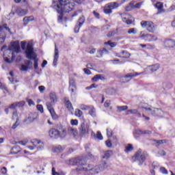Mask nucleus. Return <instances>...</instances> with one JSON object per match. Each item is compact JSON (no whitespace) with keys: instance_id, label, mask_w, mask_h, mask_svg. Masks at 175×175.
<instances>
[{"instance_id":"nucleus-1","label":"nucleus","mask_w":175,"mask_h":175,"mask_svg":"<svg viewBox=\"0 0 175 175\" xmlns=\"http://www.w3.org/2000/svg\"><path fill=\"white\" fill-rule=\"evenodd\" d=\"M160 66L159 64H156L152 66H148L144 72H135V73H129L124 76V79H127L126 81L124 83H128V81H131L133 77H136V76H140V75H151V73H154V72H157L158 69H159Z\"/></svg>"},{"instance_id":"nucleus-2","label":"nucleus","mask_w":175,"mask_h":175,"mask_svg":"<svg viewBox=\"0 0 175 175\" xmlns=\"http://www.w3.org/2000/svg\"><path fill=\"white\" fill-rule=\"evenodd\" d=\"M25 53L26 54V58H27V59L34 61V69H38L39 58H38V55H36V53L33 51V44L31 42L27 43Z\"/></svg>"},{"instance_id":"nucleus-3","label":"nucleus","mask_w":175,"mask_h":175,"mask_svg":"<svg viewBox=\"0 0 175 175\" xmlns=\"http://www.w3.org/2000/svg\"><path fill=\"white\" fill-rule=\"evenodd\" d=\"M73 3H70V0H59V4L57 5V12L62 14V13H69L72 12L74 8Z\"/></svg>"},{"instance_id":"nucleus-4","label":"nucleus","mask_w":175,"mask_h":175,"mask_svg":"<svg viewBox=\"0 0 175 175\" xmlns=\"http://www.w3.org/2000/svg\"><path fill=\"white\" fill-rule=\"evenodd\" d=\"M77 170L84 172L85 175L98 174L100 172V167L99 165L93 167L91 165L85 164L83 166L77 168Z\"/></svg>"},{"instance_id":"nucleus-5","label":"nucleus","mask_w":175,"mask_h":175,"mask_svg":"<svg viewBox=\"0 0 175 175\" xmlns=\"http://www.w3.org/2000/svg\"><path fill=\"white\" fill-rule=\"evenodd\" d=\"M144 103H141L139 105V107L141 109H144L146 111H148V114L150 116H154V117H163V111L159 109H152L151 108H147L144 107Z\"/></svg>"},{"instance_id":"nucleus-6","label":"nucleus","mask_w":175,"mask_h":175,"mask_svg":"<svg viewBox=\"0 0 175 175\" xmlns=\"http://www.w3.org/2000/svg\"><path fill=\"white\" fill-rule=\"evenodd\" d=\"M90 131V124L83 121L79 127V136H81V137H84L85 136H87V135H89Z\"/></svg>"},{"instance_id":"nucleus-7","label":"nucleus","mask_w":175,"mask_h":175,"mask_svg":"<svg viewBox=\"0 0 175 175\" xmlns=\"http://www.w3.org/2000/svg\"><path fill=\"white\" fill-rule=\"evenodd\" d=\"M141 26L142 28H146L147 31L151 33H154L157 29V26L154 25V23L151 21H142L141 22Z\"/></svg>"},{"instance_id":"nucleus-8","label":"nucleus","mask_w":175,"mask_h":175,"mask_svg":"<svg viewBox=\"0 0 175 175\" xmlns=\"http://www.w3.org/2000/svg\"><path fill=\"white\" fill-rule=\"evenodd\" d=\"M148 157L147 153H144L142 154V150H138L135 156L133 157V159L134 161H138L139 162V165H143L144 161H146V158Z\"/></svg>"},{"instance_id":"nucleus-9","label":"nucleus","mask_w":175,"mask_h":175,"mask_svg":"<svg viewBox=\"0 0 175 175\" xmlns=\"http://www.w3.org/2000/svg\"><path fill=\"white\" fill-rule=\"evenodd\" d=\"M67 165L81 166L83 167L84 166V161L80 157L70 159L66 161Z\"/></svg>"},{"instance_id":"nucleus-10","label":"nucleus","mask_w":175,"mask_h":175,"mask_svg":"<svg viewBox=\"0 0 175 175\" xmlns=\"http://www.w3.org/2000/svg\"><path fill=\"white\" fill-rule=\"evenodd\" d=\"M121 17L123 23H126L127 25H131V24L133 23V17L131 16V15L128 13L121 14Z\"/></svg>"},{"instance_id":"nucleus-11","label":"nucleus","mask_w":175,"mask_h":175,"mask_svg":"<svg viewBox=\"0 0 175 175\" xmlns=\"http://www.w3.org/2000/svg\"><path fill=\"white\" fill-rule=\"evenodd\" d=\"M9 50L14 51V53H20V51H21L20 49V42L16 40L11 42V46H9Z\"/></svg>"},{"instance_id":"nucleus-12","label":"nucleus","mask_w":175,"mask_h":175,"mask_svg":"<svg viewBox=\"0 0 175 175\" xmlns=\"http://www.w3.org/2000/svg\"><path fill=\"white\" fill-rule=\"evenodd\" d=\"M38 117H39L38 113H30L29 115V117L24 120L23 122H27V124H31V122H33L35 120H37Z\"/></svg>"},{"instance_id":"nucleus-13","label":"nucleus","mask_w":175,"mask_h":175,"mask_svg":"<svg viewBox=\"0 0 175 175\" xmlns=\"http://www.w3.org/2000/svg\"><path fill=\"white\" fill-rule=\"evenodd\" d=\"M46 107H47L49 111L50 112V114H51L53 120H58V115H57V113H55V111H54V108L53 107H51V104L46 103Z\"/></svg>"},{"instance_id":"nucleus-14","label":"nucleus","mask_w":175,"mask_h":175,"mask_svg":"<svg viewBox=\"0 0 175 175\" xmlns=\"http://www.w3.org/2000/svg\"><path fill=\"white\" fill-rule=\"evenodd\" d=\"M49 133L50 137L52 139H58V137H59V131L57 129H51Z\"/></svg>"},{"instance_id":"nucleus-15","label":"nucleus","mask_w":175,"mask_h":175,"mask_svg":"<svg viewBox=\"0 0 175 175\" xmlns=\"http://www.w3.org/2000/svg\"><path fill=\"white\" fill-rule=\"evenodd\" d=\"M58 58H59V51H58V48H57V44L55 45V55L53 59V66H57V62H58Z\"/></svg>"},{"instance_id":"nucleus-16","label":"nucleus","mask_w":175,"mask_h":175,"mask_svg":"<svg viewBox=\"0 0 175 175\" xmlns=\"http://www.w3.org/2000/svg\"><path fill=\"white\" fill-rule=\"evenodd\" d=\"M164 46L173 49L175 47V40L172 39H167L164 41Z\"/></svg>"},{"instance_id":"nucleus-17","label":"nucleus","mask_w":175,"mask_h":175,"mask_svg":"<svg viewBox=\"0 0 175 175\" xmlns=\"http://www.w3.org/2000/svg\"><path fill=\"white\" fill-rule=\"evenodd\" d=\"M64 101H65L66 107L68 109V110L71 113H73L74 109L70 100H68L67 98H64Z\"/></svg>"},{"instance_id":"nucleus-18","label":"nucleus","mask_w":175,"mask_h":175,"mask_svg":"<svg viewBox=\"0 0 175 175\" xmlns=\"http://www.w3.org/2000/svg\"><path fill=\"white\" fill-rule=\"evenodd\" d=\"M33 146L37 147L38 150H40V148H43V142H40V140L38 139H33L31 142Z\"/></svg>"},{"instance_id":"nucleus-19","label":"nucleus","mask_w":175,"mask_h":175,"mask_svg":"<svg viewBox=\"0 0 175 175\" xmlns=\"http://www.w3.org/2000/svg\"><path fill=\"white\" fill-rule=\"evenodd\" d=\"M135 135H151L152 131L149 130H141V129H136L135 130Z\"/></svg>"},{"instance_id":"nucleus-20","label":"nucleus","mask_w":175,"mask_h":175,"mask_svg":"<svg viewBox=\"0 0 175 175\" xmlns=\"http://www.w3.org/2000/svg\"><path fill=\"white\" fill-rule=\"evenodd\" d=\"M139 38H140L141 39H143V40L151 42V34H144L143 31H141Z\"/></svg>"},{"instance_id":"nucleus-21","label":"nucleus","mask_w":175,"mask_h":175,"mask_svg":"<svg viewBox=\"0 0 175 175\" xmlns=\"http://www.w3.org/2000/svg\"><path fill=\"white\" fill-rule=\"evenodd\" d=\"M49 96L51 102H47L46 103H50V105H51V107H53V105H54V103L57 102V94H55V93H51Z\"/></svg>"},{"instance_id":"nucleus-22","label":"nucleus","mask_w":175,"mask_h":175,"mask_svg":"<svg viewBox=\"0 0 175 175\" xmlns=\"http://www.w3.org/2000/svg\"><path fill=\"white\" fill-rule=\"evenodd\" d=\"M59 137H66V129L62 126L59 127Z\"/></svg>"},{"instance_id":"nucleus-23","label":"nucleus","mask_w":175,"mask_h":175,"mask_svg":"<svg viewBox=\"0 0 175 175\" xmlns=\"http://www.w3.org/2000/svg\"><path fill=\"white\" fill-rule=\"evenodd\" d=\"M68 135H70L74 137H76V136H77L78 132H77V129H73L72 127H68Z\"/></svg>"},{"instance_id":"nucleus-24","label":"nucleus","mask_w":175,"mask_h":175,"mask_svg":"<svg viewBox=\"0 0 175 175\" xmlns=\"http://www.w3.org/2000/svg\"><path fill=\"white\" fill-rule=\"evenodd\" d=\"M33 16H25L23 18V25L27 26L30 21H33Z\"/></svg>"},{"instance_id":"nucleus-25","label":"nucleus","mask_w":175,"mask_h":175,"mask_svg":"<svg viewBox=\"0 0 175 175\" xmlns=\"http://www.w3.org/2000/svg\"><path fill=\"white\" fill-rule=\"evenodd\" d=\"M98 166L100 167V171L102 172L105 170V169H107V167H109V164L107 163V161L104 160Z\"/></svg>"},{"instance_id":"nucleus-26","label":"nucleus","mask_w":175,"mask_h":175,"mask_svg":"<svg viewBox=\"0 0 175 175\" xmlns=\"http://www.w3.org/2000/svg\"><path fill=\"white\" fill-rule=\"evenodd\" d=\"M27 13H28V12L23 8H18L16 10V14H18V16H20L21 17H23V16H25Z\"/></svg>"},{"instance_id":"nucleus-27","label":"nucleus","mask_w":175,"mask_h":175,"mask_svg":"<svg viewBox=\"0 0 175 175\" xmlns=\"http://www.w3.org/2000/svg\"><path fill=\"white\" fill-rule=\"evenodd\" d=\"M99 55H96L97 58H102L103 57V54H109V51L106 49V48H103V50H100L98 51Z\"/></svg>"},{"instance_id":"nucleus-28","label":"nucleus","mask_w":175,"mask_h":175,"mask_svg":"<svg viewBox=\"0 0 175 175\" xmlns=\"http://www.w3.org/2000/svg\"><path fill=\"white\" fill-rule=\"evenodd\" d=\"M107 5L111 10H113V9H117V8H118V6H120V4H118V3H117V2H112V3H107Z\"/></svg>"},{"instance_id":"nucleus-29","label":"nucleus","mask_w":175,"mask_h":175,"mask_svg":"<svg viewBox=\"0 0 175 175\" xmlns=\"http://www.w3.org/2000/svg\"><path fill=\"white\" fill-rule=\"evenodd\" d=\"M127 114H136L137 117H142V113L137 109H129Z\"/></svg>"},{"instance_id":"nucleus-30","label":"nucleus","mask_w":175,"mask_h":175,"mask_svg":"<svg viewBox=\"0 0 175 175\" xmlns=\"http://www.w3.org/2000/svg\"><path fill=\"white\" fill-rule=\"evenodd\" d=\"M155 8L159 10L157 14H161V12H162V9H163V4L161 2H157L155 5Z\"/></svg>"},{"instance_id":"nucleus-31","label":"nucleus","mask_w":175,"mask_h":175,"mask_svg":"<svg viewBox=\"0 0 175 175\" xmlns=\"http://www.w3.org/2000/svg\"><path fill=\"white\" fill-rule=\"evenodd\" d=\"M20 151H21L20 146H14L11 149V154H18V152H20Z\"/></svg>"},{"instance_id":"nucleus-32","label":"nucleus","mask_w":175,"mask_h":175,"mask_svg":"<svg viewBox=\"0 0 175 175\" xmlns=\"http://www.w3.org/2000/svg\"><path fill=\"white\" fill-rule=\"evenodd\" d=\"M96 110L94 106H90L89 109V114L92 116V117H96Z\"/></svg>"},{"instance_id":"nucleus-33","label":"nucleus","mask_w":175,"mask_h":175,"mask_svg":"<svg viewBox=\"0 0 175 175\" xmlns=\"http://www.w3.org/2000/svg\"><path fill=\"white\" fill-rule=\"evenodd\" d=\"M5 29V31H8L10 33H12V31H10V28L8 27V24H3V25H0V32H2Z\"/></svg>"},{"instance_id":"nucleus-34","label":"nucleus","mask_w":175,"mask_h":175,"mask_svg":"<svg viewBox=\"0 0 175 175\" xmlns=\"http://www.w3.org/2000/svg\"><path fill=\"white\" fill-rule=\"evenodd\" d=\"M53 152H62V151H64V148L60 145H58L53 148Z\"/></svg>"},{"instance_id":"nucleus-35","label":"nucleus","mask_w":175,"mask_h":175,"mask_svg":"<svg viewBox=\"0 0 175 175\" xmlns=\"http://www.w3.org/2000/svg\"><path fill=\"white\" fill-rule=\"evenodd\" d=\"M12 120H13V121H19L20 118H18V113H17V110H15L12 112Z\"/></svg>"},{"instance_id":"nucleus-36","label":"nucleus","mask_w":175,"mask_h":175,"mask_svg":"<svg viewBox=\"0 0 175 175\" xmlns=\"http://www.w3.org/2000/svg\"><path fill=\"white\" fill-rule=\"evenodd\" d=\"M104 13L105 14H111L113 13V10L111 8H109L107 5H106L104 8Z\"/></svg>"},{"instance_id":"nucleus-37","label":"nucleus","mask_w":175,"mask_h":175,"mask_svg":"<svg viewBox=\"0 0 175 175\" xmlns=\"http://www.w3.org/2000/svg\"><path fill=\"white\" fill-rule=\"evenodd\" d=\"M133 3H135L134 1H131L130 2V3L129 4V5L126 6L125 8V10L126 12H131V10H133Z\"/></svg>"},{"instance_id":"nucleus-38","label":"nucleus","mask_w":175,"mask_h":175,"mask_svg":"<svg viewBox=\"0 0 175 175\" xmlns=\"http://www.w3.org/2000/svg\"><path fill=\"white\" fill-rule=\"evenodd\" d=\"M84 23H85V18L82 16L79 18L77 24H78V25H79V27H82L83 24H84Z\"/></svg>"},{"instance_id":"nucleus-39","label":"nucleus","mask_w":175,"mask_h":175,"mask_svg":"<svg viewBox=\"0 0 175 175\" xmlns=\"http://www.w3.org/2000/svg\"><path fill=\"white\" fill-rule=\"evenodd\" d=\"M96 139H98V140H103V136L102 135L100 131H97L94 140H96Z\"/></svg>"},{"instance_id":"nucleus-40","label":"nucleus","mask_w":175,"mask_h":175,"mask_svg":"<svg viewBox=\"0 0 175 175\" xmlns=\"http://www.w3.org/2000/svg\"><path fill=\"white\" fill-rule=\"evenodd\" d=\"M129 35L133 34L136 35L137 33V29L135 28H131L128 30Z\"/></svg>"},{"instance_id":"nucleus-41","label":"nucleus","mask_w":175,"mask_h":175,"mask_svg":"<svg viewBox=\"0 0 175 175\" xmlns=\"http://www.w3.org/2000/svg\"><path fill=\"white\" fill-rule=\"evenodd\" d=\"M92 80L94 82H96L98 81V80H102V75H96L92 79Z\"/></svg>"},{"instance_id":"nucleus-42","label":"nucleus","mask_w":175,"mask_h":175,"mask_svg":"<svg viewBox=\"0 0 175 175\" xmlns=\"http://www.w3.org/2000/svg\"><path fill=\"white\" fill-rule=\"evenodd\" d=\"M117 109L118 111H125V110H128V106L126 105L118 106Z\"/></svg>"},{"instance_id":"nucleus-43","label":"nucleus","mask_w":175,"mask_h":175,"mask_svg":"<svg viewBox=\"0 0 175 175\" xmlns=\"http://www.w3.org/2000/svg\"><path fill=\"white\" fill-rule=\"evenodd\" d=\"M75 114L76 116V117H81V116H83V111H81V110L77 109H75Z\"/></svg>"},{"instance_id":"nucleus-44","label":"nucleus","mask_w":175,"mask_h":175,"mask_svg":"<svg viewBox=\"0 0 175 175\" xmlns=\"http://www.w3.org/2000/svg\"><path fill=\"white\" fill-rule=\"evenodd\" d=\"M0 89L4 90L5 92H9V90H8V87H6V85L5 83H2L0 82Z\"/></svg>"},{"instance_id":"nucleus-45","label":"nucleus","mask_w":175,"mask_h":175,"mask_svg":"<svg viewBox=\"0 0 175 175\" xmlns=\"http://www.w3.org/2000/svg\"><path fill=\"white\" fill-rule=\"evenodd\" d=\"M69 87L70 88L72 87V88H76V83L75 82V79H70L69 81Z\"/></svg>"},{"instance_id":"nucleus-46","label":"nucleus","mask_w":175,"mask_h":175,"mask_svg":"<svg viewBox=\"0 0 175 175\" xmlns=\"http://www.w3.org/2000/svg\"><path fill=\"white\" fill-rule=\"evenodd\" d=\"M16 104V107H23L25 105V101L22 100L19 102H15Z\"/></svg>"},{"instance_id":"nucleus-47","label":"nucleus","mask_w":175,"mask_h":175,"mask_svg":"<svg viewBox=\"0 0 175 175\" xmlns=\"http://www.w3.org/2000/svg\"><path fill=\"white\" fill-rule=\"evenodd\" d=\"M154 142L157 146H161V144H163L167 142L166 139L154 140Z\"/></svg>"},{"instance_id":"nucleus-48","label":"nucleus","mask_w":175,"mask_h":175,"mask_svg":"<svg viewBox=\"0 0 175 175\" xmlns=\"http://www.w3.org/2000/svg\"><path fill=\"white\" fill-rule=\"evenodd\" d=\"M103 159H109L110 158V151L107 150L105 152L104 156L103 157Z\"/></svg>"},{"instance_id":"nucleus-49","label":"nucleus","mask_w":175,"mask_h":175,"mask_svg":"<svg viewBox=\"0 0 175 175\" xmlns=\"http://www.w3.org/2000/svg\"><path fill=\"white\" fill-rule=\"evenodd\" d=\"M122 54H123V58H129V57H131V54L129 53H128V51H123L122 52Z\"/></svg>"},{"instance_id":"nucleus-50","label":"nucleus","mask_w":175,"mask_h":175,"mask_svg":"<svg viewBox=\"0 0 175 175\" xmlns=\"http://www.w3.org/2000/svg\"><path fill=\"white\" fill-rule=\"evenodd\" d=\"M132 150H133V146H132V144H129L125 149V152H129V151H132Z\"/></svg>"},{"instance_id":"nucleus-51","label":"nucleus","mask_w":175,"mask_h":175,"mask_svg":"<svg viewBox=\"0 0 175 175\" xmlns=\"http://www.w3.org/2000/svg\"><path fill=\"white\" fill-rule=\"evenodd\" d=\"M105 44H108L109 46H110V47H116V46H117V44L116 42H111V41L105 42Z\"/></svg>"},{"instance_id":"nucleus-52","label":"nucleus","mask_w":175,"mask_h":175,"mask_svg":"<svg viewBox=\"0 0 175 175\" xmlns=\"http://www.w3.org/2000/svg\"><path fill=\"white\" fill-rule=\"evenodd\" d=\"M26 102H27L29 106H35V102H33V100H32L31 98H27Z\"/></svg>"},{"instance_id":"nucleus-53","label":"nucleus","mask_w":175,"mask_h":175,"mask_svg":"<svg viewBox=\"0 0 175 175\" xmlns=\"http://www.w3.org/2000/svg\"><path fill=\"white\" fill-rule=\"evenodd\" d=\"M25 64L29 69H31V66H32V62H31V60H26Z\"/></svg>"},{"instance_id":"nucleus-54","label":"nucleus","mask_w":175,"mask_h":175,"mask_svg":"<svg viewBox=\"0 0 175 175\" xmlns=\"http://www.w3.org/2000/svg\"><path fill=\"white\" fill-rule=\"evenodd\" d=\"M91 106L85 105H80V109L81 110H90V107Z\"/></svg>"},{"instance_id":"nucleus-55","label":"nucleus","mask_w":175,"mask_h":175,"mask_svg":"<svg viewBox=\"0 0 175 175\" xmlns=\"http://www.w3.org/2000/svg\"><path fill=\"white\" fill-rule=\"evenodd\" d=\"M80 28H81V27H80V25H79V24L77 23L74 29L75 33H79V31H80Z\"/></svg>"},{"instance_id":"nucleus-56","label":"nucleus","mask_w":175,"mask_h":175,"mask_svg":"<svg viewBox=\"0 0 175 175\" xmlns=\"http://www.w3.org/2000/svg\"><path fill=\"white\" fill-rule=\"evenodd\" d=\"M107 136L111 137L113 136V131L110 129H107Z\"/></svg>"},{"instance_id":"nucleus-57","label":"nucleus","mask_w":175,"mask_h":175,"mask_svg":"<svg viewBox=\"0 0 175 175\" xmlns=\"http://www.w3.org/2000/svg\"><path fill=\"white\" fill-rule=\"evenodd\" d=\"M17 107V105L16 103H14L8 107V109H11V110H16V108Z\"/></svg>"},{"instance_id":"nucleus-58","label":"nucleus","mask_w":175,"mask_h":175,"mask_svg":"<svg viewBox=\"0 0 175 175\" xmlns=\"http://www.w3.org/2000/svg\"><path fill=\"white\" fill-rule=\"evenodd\" d=\"M28 69H29V68H28V66H26L24 65V64H22V65H21V70L22 72H27V70H28Z\"/></svg>"},{"instance_id":"nucleus-59","label":"nucleus","mask_w":175,"mask_h":175,"mask_svg":"<svg viewBox=\"0 0 175 175\" xmlns=\"http://www.w3.org/2000/svg\"><path fill=\"white\" fill-rule=\"evenodd\" d=\"M160 172L163 173V174H167V170L163 167L160 168Z\"/></svg>"},{"instance_id":"nucleus-60","label":"nucleus","mask_w":175,"mask_h":175,"mask_svg":"<svg viewBox=\"0 0 175 175\" xmlns=\"http://www.w3.org/2000/svg\"><path fill=\"white\" fill-rule=\"evenodd\" d=\"M115 35H116V31H109L107 34V38H111V36H114Z\"/></svg>"},{"instance_id":"nucleus-61","label":"nucleus","mask_w":175,"mask_h":175,"mask_svg":"<svg viewBox=\"0 0 175 175\" xmlns=\"http://www.w3.org/2000/svg\"><path fill=\"white\" fill-rule=\"evenodd\" d=\"M20 125V122H18V120H16L15 123L12 125V129H16L18 126Z\"/></svg>"},{"instance_id":"nucleus-62","label":"nucleus","mask_w":175,"mask_h":175,"mask_svg":"<svg viewBox=\"0 0 175 175\" xmlns=\"http://www.w3.org/2000/svg\"><path fill=\"white\" fill-rule=\"evenodd\" d=\"M142 6V3H137L136 4L133 3V9H140Z\"/></svg>"},{"instance_id":"nucleus-63","label":"nucleus","mask_w":175,"mask_h":175,"mask_svg":"<svg viewBox=\"0 0 175 175\" xmlns=\"http://www.w3.org/2000/svg\"><path fill=\"white\" fill-rule=\"evenodd\" d=\"M70 124H71V125H72V126L78 125L79 121H78L77 120H70Z\"/></svg>"},{"instance_id":"nucleus-64","label":"nucleus","mask_w":175,"mask_h":175,"mask_svg":"<svg viewBox=\"0 0 175 175\" xmlns=\"http://www.w3.org/2000/svg\"><path fill=\"white\" fill-rule=\"evenodd\" d=\"M37 109L38 110V111H40V113H43V105H38Z\"/></svg>"}]
</instances>
